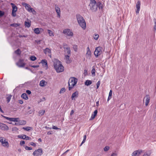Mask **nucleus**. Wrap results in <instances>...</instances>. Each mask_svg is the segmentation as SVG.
<instances>
[{"mask_svg": "<svg viewBox=\"0 0 156 156\" xmlns=\"http://www.w3.org/2000/svg\"><path fill=\"white\" fill-rule=\"evenodd\" d=\"M53 66L57 73H60L64 71V67L62 64L61 62L59 60L56 59L54 62Z\"/></svg>", "mask_w": 156, "mask_h": 156, "instance_id": "1", "label": "nucleus"}, {"mask_svg": "<svg viewBox=\"0 0 156 156\" xmlns=\"http://www.w3.org/2000/svg\"><path fill=\"white\" fill-rule=\"evenodd\" d=\"M78 80L77 78L72 77L69 79L68 82L69 90L72 89L77 83Z\"/></svg>", "mask_w": 156, "mask_h": 156, "instance_id": "2", "label": "nucleus"}, {"mask_svg": "<svg viewBox=\"0 0 156 156\" xmlns=\"http://www.w3.org/2000/svg\"><path fill=\"white\" fill-rule=\"evenodd\" d=\"M102 48L100 46L96 47L94 52V55L96 57L101 55L102 53Z\"/></svg>", "mask_w": 156, "mask_h": 156, "instance_id": "3", "label": "nucleus"}, {"mask_svg": "<svg viewBox=\"0 0 156 156\" xmlns=\"http://www.w3.org/2000/svg\"><path fill=\"white\" fill-rule=\"evenodd\" d=\"M0 142L4 147H9V143L6 140L5 138L2 137H0Z\"/></svg>", "mask_w": 156, "mask_h": 156, "instance_id": "4", "label": "nucleus"}, {"mask_svg": "<svg viewBox=\"0 0 156 156\" xmlns=\"http://www.w3.org/2000/svg\"><path fill=\"white\" fill-rule=\"evenodd\" d=\"M33 155L34 156H41L43 154V151L41 148H39L35 150L33 153Z\"/></svg>", "mask_w": 156, "mask_h": 156, "instance_id": "5", "label": "nucleus"}, {"mask_svg": "<svg viewBox=\"0 0 156 156\" xmlns=\"http://www.w3.org/2000/svg\"><path fill=\"white\" fill-rule=\"evenodd\" d=\"M24 59H20L18 62L16 63V64L19 67H23L26 65V64L24 62Z\"/></svg>", "mask_w": 156, "mask_h": 156, "instance_id": "6", "label": "nucleus"}, {"mask_svg": "<svg viewBox=\"0 0 156 156\" xmlns=\"http://www.w3.org/2000/svg\"><path fill=\"white\" fill-rule=\"evenodd\" d=\"M63 33L68 36H73V33L70 30L67 29L64 30L63 31Z\"/></svg>", "mask_w": 156, "mask_h": 156, "instance_id": "7", "label": "nucleus"}, {"mask_svg": "<svg viewBox=\"0 0 156 156\" xmlns=\"http://www.w3.org/2000/svg\"><path fill=\"white\" fill-rule=\"evenodd\" d=\"M89 6L90 7V9L92 12H95L97 10L98 6L97 3L92 4L91 5H89Z\"/></svg>", "mask_w": 156, "mask_h": 156, "instance_id": "8", "label": "nucleus"}, {"mask_svg": "<svg viewBox=\"0 0 156 156\" xmlns=\"http://www.w3.org/2000/svg\"><path fill=\"white\" fill-rule=\"evenodd\" d=\"M0 129L4 130H8L9 129L8 127L5 124L0 122Z\"/></svg>", "mask_w": 156, "mask_h": 156, "instance_id": "9", "label": "nucleus"}, {"mask_svg": "<svg viewBox=\"0 0 156 156\" xmlns=\"http://www.w3.org/2000/svg\"><path fill=\"white\" fill-rule=\"evenodd\" d=\"M78 24L83 30L85 29L86 27V23L84 19L83 20V21H81L80 23Z\"/></svg>", "mask_w": 156, "mask_h": 156, "instance_id": "10", "label": "nucleus"}, {"mask_svg": "<svg viewBox=\"0 0 156 156\" xmlns=\"http://www.w3.org/2000/svg\"><path fill=\"white\" fill-rule=\"evenodd\" d=\"M22 5L25 7V9H26L28 11H30V9H31V6L30 5H29L28 4L25 3L24 2H23L22 3Z\"/></svg>", "mask_w": 156, "mask_h": 156, "instance_id": "11", "label": "nucleus"}, {"mask_svg": "<svg viewBox=\"0 0 156 156\" xmlns=\"http://www.w3.org/2000/svg\"><path fill=\"white\" fill-rule=\"evenodd\" d=\"M76 18L78 23H80L81 21H83L84 19L79 14H77Z\"/></svg>", "mask_w": 156, "mask_h": 156, "instance_id": "12", "label": "nucleus"}, {"mask_svg": "<svg viewBox=\"0 0 156 156\" xmlns=\"http://www.w3.org/2000/svg\"><path fill=\"white\" fill-rule=\"evenodd\" d=\"M140 1H138L137 2L136 4V8L137 9L136 11V14H137L139 13V11L140 10Z\"/></svg>", "mask_w": 156, "mask_h": 156, "instance_id": "13", "label": "nucleus"}, {"mask_svg": "<svg viewBox=\"0 0 156 156\" xmlns=\"http://www.w3.org/2000/svg\"><path fill=\"white\" fill-rule=\"evenodd\" d=\"M34 33L36 34H39L41 32L43 31V29L41 28H36L34 30Z\"/></svg>", "mask_w": 156, "mask_h": 156, "instance_id": "14", "label": "nucleus"}, {"mask_svg": "<svg viewBox=\"0 0 156 156\" xmlns=\"http://www.w3.org/2000/svg\"><path fill=\"white\" fill-rule=\"evenodd\" d=\"M98 113V110H95L94 113L93 114H92L90 118V120H92L97 115Z\"/></svg>", "mask_w": 156, "mask_h": 156, "instance_id": "15", "label": "nucleus"}, {"mask_svg": "<svg viewBox=\"0 0 156 156\" xmlns=\"http://www.w3.org/2000/svg\"><path fill=\"white\" fill-rule=\"evenodd\" d=\"M91 55V52L90 50L89 47H88L87 48V53L86 54V57L90 58Z\"/></svg>", "mask_w": 156, "mask_h": 156, "instance_id": "16", "label": "nucleus"}, {"mask_svg": "<svg viewBox=\"0 0 156 156\" xmlns=\"http://www.w3.org/2000/svg\"><path fill=\"white\" fill-rule=\"evenodd\" d=\"M78 95V92L77 91H76L75 92L73 93L72 95L71 99L72 100H73L75 98H77Z\"/></svg>", "mask_w": 156, "mask_h": 156, "instance_id": "17", "label": "nucleus"}, {"mask_svg": "<svg viewBox=\"0 0 156 156\" xmlns=\"http://www.w3.org/2000/svg\"><path fill=\"white\" fill-rule=\"evenodd\" d=\"M11 5L12 7V11L16 12L17 10V7L13 3H11Z\"/></svg>", "mask_w": 156, "mask_h": 156, "instance_id": "18", "label": "nucleus"}, {"mask_svg": "<svg viewBox=\"0 0 156 156\" xmlns=\"http://www.w3.org/2000/svg\"><path fill=\"white\" fill-rule=\"evenodd\" d=\"M150 98L149 95H146L145 97V105L147 106L149 102Z\"/></svg>", "mask_w": 156, "mask_h": 156, "instance_id": "19", "label": "nucleus"}, {"mask_svg": "<svg viewBox=\"0 0 156 156\" xmlns=\"http://www.w3.org/2000/svg\"><path fill=\"white\" fill-rule=\"evenodd\" d=\"M43 52L44 53L47 54H51V51L50 49L48 48H46L45 49L43 50Z\"/></svg>", "mask_w": 156, "mask_h": 156, "instance_id": "20", "label": "nucleus"}, {"mask_svg": "<svg viewBox=\"0 0 156 156\" xmlns=\"http://www.w3.org/2000/svg\"><path fill=\"white\" fill-rule=\"evenodd\" d=\"M70 55H65V58L66 60V62L67 63H69L71 62V61L69 60Z\"/></svg>", "mask_w": 156, "mask_h": 156, "instance_id": "21", "label": "nucleus"}, {"mask_svg": "<svg viewBox=\"0 0 156 156\" xmlns=\"http://www.w3.org/2000/svg\"><path fill=\"white\" fill-rule=\"evenodd\" d=\"M18 121V125H25L26 122L25 121L23 120H20L19 121Z\"/></svg>", "mask_w": 156, "mask_h": 156, "instance_id": "22", "label": "nucleus"}, {"mask_svg": "<svg viewBox=\"0 0 156 156\" xmlns=\"http://www.w3.org/2000/svg\"><path fill=\"white\" fill-rule=\"evenodd\" d=\"M92 83V81L90 80H87L85 82L84 84L85 85L88 86L91 84Z\"/></svg>", "mask_w": 156, "mask_h": 156, "instance_id": "23", "label": "nucleus"}, {"mask_svg": "<svg viewBox=\"0 0 156 156\" xmlns=\"http://www.w3.org/2000/svg\"><path fill=\"white\" fill-rule=\"evenodd\" d=\"M64 49H66L67 50V54L68 55H70L71 54V50L70 49V48L69 47H67L66 48L64 47Z\"/></svg>", "mask_w": 156, "mask_h": 156, "instance_id": "24", "label": "nucleus"}, {"mask_svg": "<svg viewBox=\"0 0 156 156\" xmlns=\"http://www.w3.org/2000/svg\"><path fill=\"white\" fill-rule=\"evenodd\" d=\"M21 98L25 100H27L28 98L27 94L26 93H23L21 95Z\"/></svg>", "mask_w": 156, "mask_h": 156, "instance_id": "25", "label": "nucleus"}, {"mask_svg": "<svg viewBox=\"0 0 156 156\" xmlns=\"http://www.w3.org/2000/svg\"><path fill=\"white\" fill-rule=\"evenodd\" d=\"M41 63L42 64L43 66H48V63L46 60L45 59H43L41 61Z\"/></svg>", "mask_w": 156, "mask_h": 156, "instance_id": "26", "label": "nucleus"}, {"mask_svg": "<svg viewBox=\"0 0 156 156\" xmlns=\"http://www.w3.org/2000/svg\"><path fill=\"white\" fill-rule=\"evenodd\" d=\"M46 83L45 81L44 80H42L40 81V86L41 87H44L45 86V83Z\"/></svg>", "mask_w": 156, "mask_h": 156, "instance_id": "27", "label": "nucleus"}, {"mask_svg": "<svg viewBox=\"0 0 156 156\" xmlns=\"http://www.w3.org/2000/svg\"><path fill=\"white\" fill-rule=\"evenodd\" d=\"M98 8H99V9H101L103 8V5L100 2H98L97 3Z\"/></svg>", "mask_w": 156, "mask_h": 156, "instance_id": "28", "label": "nucleus"}, {"mask_svg": "<svg viewBox=\"0 0 156 156\" xmlns=\"http://www.w3.org/2000/svg\"><path fill=\"white\" fill-rule=\"evenodd\" d=\"M31 26L30 23H29L28 22H27L26 21L25 22V27L29 28Z\"/></svg>", "mask_w": 156, "mask_h": 156, "instance_id": "29", "label": "nucleus"}, {"mask_svg": "<svg viewBox=\"0 0 156 156\" xmlns=\"http://www.w3.org/2000/svg\"><path fill=\"white\" fill-rule=\"evenodd\" d=\"M22 129L27 131H29L30 130L32 129V128L30 127L27 126L26 127H23L22 128Z\"/></svg>", "mask_w": 156, "mask_h": 156, "instance_id": "30", "label": "nucleus"}, {"mask_svg": "<svg viewBox=\"0 0 156 156\" xmlns=\"http://www.w3.org/2000/svg\"><path fill=\"white\" fill-rule=\"evenodd\" d=\"M16 54L17 55H20L21 54V52L19 48H18L17 50L15 51Z\"/></svg>", "mask_w": 156, "mask_h": 156, "instance_id": "31", "label": "nucleus"}, {"mask_svg": "<svg viewBox=\"0 0 156 156\" xmlns=\"http://www.w3.org/2000/svg\"><path fill=\"white\" fill-rule=\"evenodd\" d=\"M20 25V23H14L12 24H11L10 25V26L11 27H17Z\"/></svg>", "mask_w": 156, "mask_h": 156, "instance_id": "32", "label": "nucleus"}, {"mask_svg": "<svg viewBox=\"0 0 156 156\" xmlns=\"http://www.w3.org/2000/svg\"><path fill=\"white\" fill-rule=\"evenodd\" d=\"M49 34V35L50 36H54L53 33L52 32V31L49 29L47 30Z\"/></svg>", "mask_w": 156, "mask_h": 156, "instance_id": "33", "label": "nucleus"}, {"mask_svg": "<svg viewBox=\"0 0 156 156\" xmlns=\"http://www.w3.org/2000/svg\"><path fill=\"white\" fill-rule=\"evenodd\" d=\"M11 120L10 121L14 122H18V119H19L18 118H11Z\"/></svg>", "mask_w": 156, "mask_h": 156, "instance_id": "34", "label": "nucleus"}, {"mask_svg": "<svg viewBox=\"0 0 156 156\" xmlns=\"http://www.w3.org/2000/svg\"><path fill=\"white\" fill-rule=\"evenodd\" d=\"M91 73L92 75L93 76H94L95 75V70L94 68H93L91 71Z\"/></svg>", "mask_w": 156, "mask_h": 156, "instance_id": "35", "label": "nucleus"}, {"mask_svg": "<svg viewBox=\"0 0 156 156\" xmlns=\"http://www.w3.org/2000/svg\"><path fill=\"white\" fill-rule=\"evenodd\" d=\"M12 95H9L7 97H6V100L7 103H9L10 102V100L12 97Z\"/></svg>", "mask_w": 156, "mask_h": 156, "instance_id": "36", "label": "nucleus"}, {"mask_svg": "<svg viewBox=\"0 0 156 156\" xmlns=\"http://www.w3.org/2000/svg\"><path fill=\"white\" fill-rule=\"evenodd\" d=\"M98 34H94L93 35V37L95 40H97L99 37Z\"/></svg>", "mask_w": 156, "mask_h": 156, "instance_id": "37", "label": "nucleus"}, {"mask_svg": "<svg viewBox=\"0 0 156 156\" xmlns=\"http://www.w3.org/2000/svg\"><path fill=\"white\" fill-rule=\"evenodd\" d=\"M44 112H45V111L44 110H40V111H39V112H38L39 115L40 116L43 115L44 114Z\"/></svg>", "mask_w": 156, "mask_h": 156, "instance_id": "38", "label": "nucleus"}, {"mask_svg": "<svg viewBox=\"0 0 156 156\" xmlns=\"http://www.w3.org/2000/svg\"><path fill=\"white\" fill-rule=\"evenodd\" d=\"M55 11L57 14L58 16L59 17H60L61 14L60 9H57L56 10H55Z\"/></svg>", "mask_w": 156, "mask_h": 156, "instance_id": "39", "label": "nucleus"}, {"mask_svg": "<svg viewBox=\"0 0 156 156\" xmlns=\"http://www.w3.org/2000/svg\"><path fill=\"white\" fill-rule=\"evenodd\" d=\"M36 57L34 55L30 57V59L32 61H34L36 60Z\"/></svg>", "mask_w": 156, "mask_h": 156, "instance_id": "40", "label": "nucleus"}, {"mask_svg": "<svg viewBox=\"0 0 156 156\" xmlns=\"http://www.w3.org/2000/svg\"><path fill=\"white\" fill-rule=\"evenodd\" d=\"M77 46L76 45L74 44L73 46V48L75 52L77 51Z\"/></svg>", "mask_w": 156, "mask_h": 156, "instance_id": "41", "label": "nucleus"}, {"mask_svg": "<svg viewBox=\"0 0 156 156\" xmlns=\"http://www.w3.org/2000/svg\"><path fill=\"white\" fill-rule=\"evenodd\" d=\"M90 1V3L89 5H91L94 4V3H96V2L95 0H89Z\"/></svg>", "mask_w": 156, "mask_h": 156, "instance_id": "42", "label": "nucleus"}, {"mask_svg": "<svg viewBox=\"0 0 156 156\" xmlns=\"http://www.w3.org/2000/svg\"><path fill=\"white\" fill-rule=\"evenodd\" d=\"M66 91V89L64 87H63L62 88L61 90L59 92L60 94L63 93L65 92Z\"/></svg>", "mask_w": 156, "mask_h": 156, "instance_id": "43", "label": "nucleus"}, {"mask_svg": "<svg viewBox=\"0 0 156 156\" xmlns=\"http://www.w3.org/2000/svg\"><path fill=\"white\" fill-rule=\"evenodd\" d=\"M136 152L137 153V156H139L140 154L142 152V150H136Z\"/></svg>", "mask_w": 156, "mask_h": 156, "instance_id": "44", "label": "nucleus"}, {"mask_svg": "<svg viewBox=\"0 0 156 156\" xmlns=\"http://www.w3.org/2000/svg\"><path fill=\"white\" fill-rule=\"evenodd\" d=\"M25 135H24V134L19 135L18 136V137L24 140L25 139V138L24 136H25Z\"/></svg>", "mask_w": 156, "mask_h": 156, "instance_id": "45", "label": "nucleus"}, {"mask_svg": "<svg viewBox=\"0 0 156 156\" xmlns=\"http://www.w3.org/2000/svg\"><path fill=\"white\" fill-rule=\"evenodd\" d=\"M5 14L4 12L0 10V17L3 16Z\"/></svg>", "mask_w": 156, "mask_h": 156, "instance_id": "46", "label": "nucleus"}, {"mask_svg": "<svg viewBox=\"0 0 156 156\" xmlns=\"http://www.w3.org/2000/svg\"><path fill=\"white\" fill-rule=\"evenodd\" d=\"M109 146H106L104 148V151H108L109 150Z\"/></svg>", "mask_w": 156, "mask_h": 156, "instance_id": "47", "label": "nucleus"}, {"mask_svg": "<svg viewBox=\"0 0 156 156\" xmlns=\"http://www.w3.org/2000/svg\"><path fill=\"white\" fill-rule=\"evenodd\" d=\"M25 149L26 150H31L32 149V148L31 147H29L27 146H26L25 147Z\"/></svg>", "mask_w": 156, "mask_h": 156, "instance_id": "48", "label": "nucleus"}, {"mask_svg": "<svg viewBox=\"0 0 156 156\" xmlns=\"http://www.w3.org/2000/svg\"><path fill=\"white\" fill-rule=\"evenodd\" d=\"M150 155L151 153H147V152H146L145 153L143 156H150Z\"/></svg>", "mask_w": 156, "mask_h": 156, "instance_id": "49", "label": "nucleus"}, {"mask_svg": "<svg viewBox=\"0 0 156 156\" xmlns=\"http://www.w3.org/2000/svg\"><path fill=\"white\" fill-rule=\"evenodd\" d=\"M132 156H137V153L136 150L134 151L132 154Z\"/></svg>", "mask_w": 156, "mask_h": 156, "instance_id": "50", "label": "nucleus"}, {"mask_svg": "<svg viewBox=\"0 0 156 156\" xmlns=\"http://www.w3.org/2000/svg\"><path fill=\"white\" fill-rule=\"evenodd\" d=\"M52 129H59L61 130V129L58 128L57 127H56L55 126H53L52 127Z\"/></svg>", "mask_w": 156, "mask_h": 156, "instance_id": "51", "label": "nucleus"}, {"mask_svg": "<svg viewBox=\"0 0 156 156\" xmlns=\"http://www.w3.org/2000/svg\"><path fill=\"white\" fill-rule=\"evenodd\" d=\"M2 116L4 118L6 119H7V120H9V121H10V120H11V118H9V117H6V116H3L2 115Z\"/></svg>", "mask_w": 156, "mask_h": 156, "instance_id": "52", "label": "nucleus"}, {"mask_svg": "<svg viewBox=\"0 0 156 156\" xmlns=\"http://www.w3.org/2000/svg\"><path fill=\"white\" fill-rule=\"evenodd\" d=\"M30 144L31 145L34 147H36V144L33 142H30Z\"/></svg>", "mask_w": 156, "mask_h": 156, "instance_id": "53", "label": "nucleus"}, {"mask_svg": "<svg viewBox=\"0 0 156 156\" xmlns=\"http://www.w3.org/2000/svg\"><path fill=\"white\" fill-rule=\"evenodd\" d=\"M100 81H98V82L97 83V89H98L100 85Z\"/></svg>", "mask_w": 156, "mask_h": 156, "instance_id": "54", "label": "nucleus"}, {"mask_svg": "<svg viewBox=\"0 0 156 156\" xmlns=\"http://www.w3.org/2000/svg\"><path fill=\"white\" fill-rule=\"evenodd\" d=\"M34 110L33 109L30 110L29 111H28L27 114H30L34 112Z\"/></svg>", "mask_w": 156, "mask_h": 156, "instance_id": "55", "label": "nucleus"}, {"mask_svg": "<svg viewBox=\"0 0 156 156\" xmlns=\"http://www.w3.org/2000/svg\"><path fill=\"white\" fill-rule=\"evenodd\" d=\"M30 66L34 68H38L39 67V65H30Z\"/></svg>", "mask_w": 156, "mask_h": 156, "instance_id": "56", "label": "nucleus"}, {"mask_svg": "<svg viewBox=\"0 0 156 156\" xmlns=\"http://www.w3.org/2000/svg\"><path fill=\"white\" fill-rule=\"evenodd\" d=\"M25 139L26 140H30L31 139V138L29 137L28 136H27L26 135L24 136Z\"/></svg>", "mask_w": 156, "mask_h": 156, "instance_id": "57", "label": "nucleus"}, {"mask_svg": "<svg viewBox=\"0 0 156 156\" xmlns=\"http://www.w3.org/2000/svg\"><path fill=\"white\" fill-rule=\"evenodd\" d=\"M16 12H14L12 11V16L13 17H15L16 16Z\"/></svg>", "mask_w": 156, "mask_h": 156, "instance_id": "58", "label": "nucleus"}, {"mask_svg": "<svg viewBox=\"0 0 156 156\" xmlns=\"http://www.w3.org/2000/svg\"><path fill=\"white\" fill-rule=\"evenodd\" d=\"M18 130V129L16 127H14L12 128V130L13 131H16Z\"/></svg>", "mask_w": 156, "mask_h": 156, "instance_id": "59", "label": "nucleus"}, {"mask_svg": "<svg viewBox=\"0 0 156 156\" xmlns=\"http://www.w3.org/2000/svg\"><path fill=\"white\" fill-rule=\"evenodd\" d=\"M112 90H110L109 92V97H112Z\"/></svg>", "mask_w": 156, "mask_h": 156, "instance_id": "60", "label": "nucleus"}, {"mask_svg": "<svg viewBox=\"0 0 156 156\" xmlns=\"http://www.w3.org/2000/svg\"><path fill=\"white\" fill-rule=\"evenodd\" d=\"M26 92L27 94H28L29 95L31 93V91L29 90H27L26 91Z\"/></svg>", "mask_w": 156, "mask_h": 156, "instance_id": "61", "label": "nucleus"}, {"mask_svg": "<svg viewBox=\"0 0 156 156\" xmlns=\"http://www.w3.org/2000/svg\"><path fill=\"white\" fill-rule=\"evenodd\" d=\"M55 10H56L57 9L59 10V9H60V8L57 5H55Z\"/></svg>", "mask_w": 156, "mask_h": 156, "instance_id": "62", "label": "nucleus"}, {"mask_svg": "<svg viewBox=\"0 0 156 156\" xmlns=\"http://www.w3.org/2000/svg\"><path fill=\"white\" fill-rule=\"evenodd\" d=\"M25 144V142L24 141H22L20 142V144L21 145H23Z\"/></svg>", "mask_w": 156, "mask_h": 156, "instance_id": "63", "label": "nucleus"}, {"mask_svg": "<svg viewBox=\"0 0 156 156\" xmlns=\"http://www.w3.org/2000/svg\"><path fill=\"white\" fill-rule=\"evenodd\" d=\"M117 155V154L115 153H113L111 155V156H116Z\"/></svg>", "mask_w": 156, "mask_h": 156, "instance_id": "64", "label": "nucleus"}]
</instances>
